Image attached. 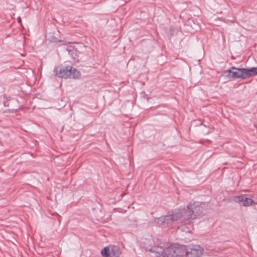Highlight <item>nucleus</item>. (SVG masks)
Here are the masks:
<instances>
[{"mask_svg": "<svg viewBox=\"0 0 257 257\" xmlns=\"http://www.w3.org/2000/svg\"><path fill=\"white\" fill-rule=\"evenodd\" d=\"M55 75L62 78L76 79L80 77V73L76 68H73L71 65L63 66L54 70Z\"/></svg>", "mask_w": 257, "mask_h": 257, "instance_id": "20e7f679", "label": "nucleus"}, {"mask_svg": "<svg viewBox=\"0 0 257 257\" xmlns=\"http://www.w3.org/2000/svg\"><path fill=\"white\" fill-rule=\"evenodd\" d=\"M172 29H173L172 28H171L170 29V31H172Z\"/></svg>", "mask_w": 257, "mask_h": 257, "instance_id": "9b49d317", "label": "nucleus"}, {"mask_svg": "<svg viewBox=\"0 0 257 257\" xmlns=\"http://www.w3.org/2000/svg\"><path fill=\"white\" fill-rule=\"evenodd\" d=\"M174 250L175 251V257L188 255V247L185 246L180 245H174Z\"/></svg>", "mask_w": 257, "mask_h": 257, "instance_id": "1a4fd4ad", "label": "nucleus"}, {"mask_svg": "<svg viewBox=\"0 0 257 257\" xmlns=\"http://www.w3.org/2000/svg\"><path fill=\"white\" fill-rule=\"evenodd\" d=\"M149 250L153 252H156L157 257H175V251L174 245H170L161 251H155L152 248Z\"/></svg>", "mask_w": 257, "mask_h": 257, "instance_id": "423d86ee", "label": "nucleus"}, {"mask_svg": "<svg viewBox=\"0 0 257 257\" xmlns=\"http://www.w3.org/2000/svg\"><path fill=\"white\" fill-rule=\"evenodd\" d=\"M183 214L182 223L184 225L190 224L198 216L200 215L204 208L199 202H194L189 205L180 208Z\"/></svg>", "mask_w": 257, "mask_h": 257, "instance_id": "f257e3e1", "label": "nucleus"}, {"mask_svg": "<svg viewBox=\"0 0 257 257\" xmlns=\"http://www.w3.org/2000/svg\"><path fill=\"white\" fill-rule=\"evenodd\" d=\"M180 218L183 219V214L181 209L173 211L171 214L161 216L155 219V223L162 228L172 227L176 221Z\"/></svg>", "mask_w": 257, "mask_h": 257, "instance_id": "f03ea898", "label": "nucleus"}, {"mask_svg": "<svg viewBox=\"0 0 257 257\" xmlns=\"http://www.w3.org/2000/svg\"><path fill=\"white\" fill-rule=\"evenodd\" d=\"M159 245V247H160L161 249H162V248L163 247V246H161V244H160Z\"/></svg>", "mask_w": 257, "mask_h": 257, "instance_id": "9d476101", "label": "nucleus"}, {"mask_svg": "<svg viewBox=\"0 0 257 257\" xmlns=\"http://www.w3.org/2000/svg\"><path fill=\"white\" fill-rule=\"evenodd\" d=\"M229 76L234 78H242L243 79L257 75V67L250 69L236 68L232 67L228 70Z\"/></svg>", "mask_w": 257, "mask_h": 257, "instance_id": "7ed1b4c3", "label": "nucleus"}, {"mask_svg": "<svg viewBox=\"0 0 257 257\" xmlns=\"http://www.w3.org/2000/svg\"><path fill=\"white\" fill-rule=\"evenodd\" d=\"M234 202L240 203L243 206H249L255 204V202L251 198H247L246 195H240L233 197Z\"/></svg>", "mask_w": 257, "mask_h": 257, "instance_id": "0eeeda50", "label": "nucleus"}, {"mask_svg": "<svg viewBox=\"0 0 257 257\" xmlns=\"http://www.w3.org/2000/svg\"><path fill=\"white\" fill-rule=\"evenodd\" d=\"M101 253L103 257H119L121 251L118 246L113 245L104 247Z\"/></svg>", "mask_w": 257, "mask_h": 257, "instance_id": "39448f33", "label": "nucleus"}, {"mask_svg": "<svg viewBox=\"0 0 257 257\" xmlns=\"http://www.w3.org/2000/svg\"><path fill=\"white\" fill-rule=\"evenodd\" d=\"M188 255L191 257H199L203 251V248L198 245H191L188 247Z\"/></svg>", "mask_w": 257, "mask_h": 257, "instance_id": "6e6552de", "label": "nucleus"}]
</instances>
